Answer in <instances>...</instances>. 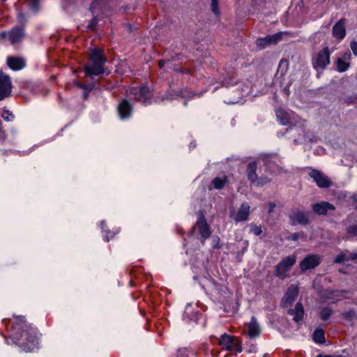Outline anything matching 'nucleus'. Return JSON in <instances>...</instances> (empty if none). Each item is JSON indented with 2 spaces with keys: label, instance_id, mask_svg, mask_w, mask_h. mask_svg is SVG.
<instances>
[{
  "label": "nucleus",
  "instance_id": "1",
  "mask_svg": "<svg viewBox=\"0 0 357 357\" xmlns=\"http://www.w3.org/2000/svg\"><path fill=\"white\" fill-rule=\"evenodd\" d=\"M13 331L15 339L26 351L34 350L38 344L37 329L26 324L24 317H14Z\"/></svg>",
  "mask_w": 357,
  "mask_h": 357
},
{
  "label": "nucleus",
  "instance_id": "2",
  "mask_svg": "<svg viewBox=\"0 0 357 357\" xmlns=\"http://www.w3.org/2000/svg\"><path fill=\"white\" fill-rule=\"evenodd\" d=\"M106 56L104 52L99 49H93L91 52L89 60L84 65L83 73L86 78H93L105 73V63Z\"/></svg>",
  "mask_w": 357,
  "mask_h": 357
},
{
  "label": "nucleus",
  "instance_id": "3",
  "mask_svg": "<svg viewBox=\"0 0 357 357\" xmlns=\"http://www.w3.org/2000/svg\"><path fill=\"white\" fill-rule=\"evenodd\" d=\"M331 53L329 48L326 47L314 54L312 59V64L317 71H322L330 64Z\"/></svg>",
  "mask_w": 357,
  "mask_h": 357
},
{
  "label": "nucleus",
  "instance_id": "4",
  "mask_svg": "<svg viewBox=\"0 0 357 357\" xmlns=\"http://www.w3.org/2000/svg\"><path fill=\"white\" fill-rule=\"evenodd\" d=\"M296 256L289 255L284 259L276 266L275 275V276L284 279L288 276L287 273L291 267L296 264Z\"/></svg>",
  "mask_w": 357,
  "mask_h": 357
},
{
  "label": "nucleus",
  "instance_id": "5",
  "mask_svg": "<svg viewBox=\"0 0 357 357\" xmlns=\"http://www.w3.org/2000/svg\"><path fill=\"white\" fill-rule=\"evenodd\" d=\"M24 37V29L22 27H15L10 31L0 32V40L8 39L11 44H15L21 41Z\"/></svg>",
  "mask_w": 357,
  "mask_h": 357
},
{
  "label": "nucleus",
  "instance_id": "6",
  "mask_svg": "<svg viewBox=\"0 0 357 357\" xmlns=\"http://www.w3.org/2000/svg\"><path fill=\"white\" fill-rule=\"evenodd\" d=\"M225 351H228L231 355L241 353L242 347L238 337L225 333Z\"/></svg>",
  "mask_w": 357,
  "mask_h": 357
},
{
  "label": "nucleus",
  "instance_id": "7",
  "mask_svg": "<svg viewBox=\"0 0 357 357\" xmlns=\"http://www.w3.org/2000/svg\"><path fill=\"white\" fill-rule=\"evenodd\" d=\"M321 263V257L317 255H308L300 263L302 272L312 269Z\"/></svg>",
  "mask_w": 357,
  "mask_h": 357
},
{
  "label": "nucleus",
  "instance_id": "8",
  "mask_svg": "<svg viewBox=\"0 0 357 357\" xmlns=\"http://www.w3.org/2000/svg\"><path fill=\"white\" fill-rule=\"evenodd\" d=\"M351 54L349 52H345L341 57L337 58L335 61L336 70L338 73H344L350 68V61Z\"/></svg>",
  "mask_w": 357,
  "mask_h": 357
},
{
  "label": "nucleus",
  "instance_id": "9",
  "mask_svg": "<svg viewBox=\"0 0 357 357\" xmlns=\"http://www.w3.org/2000/svg\"><path fill=\"white\" fill-rule=\"evenodd\" d=\"M309 175L319 188H328L331 185V181L328 177L318 170L312 169Z\"/></svg>",
  "mask_w": 357,
  "mask_h": 357
},
{
  "label": "nucleus",
  "instance_id": "10",
  "mask_svg": "<svg viewBox=\"0 0 357 357\" xmlns=\"http://www.w3.org/2000/svg\"><path fill=\"white\" fill-rule=\"evenodd\" d=\"M199 232L204 240L208 238L211 235L209 226L207 224L203 213H201L198 218L197 224Z\"/></svg>",
  "mask_w": 357,
  "mask_h": 357
},
{
  "label": "nucleus",
  "instance_id": "11",
  "mask_svg": "<svg viewBox=\"0 0 357 357\" xmlns=\"http://www.w3.org/2000/svg\"><path fill=\"white\" fill-rule=\"evenodd\" d=\"M298 294V288L294 284H291L289 287L285 295L282 298V305L284 307H287L292 302L294 301Z\"/></svg>",
  "mask_w": 357,
  "mask_h": 357
},
{
  "label": "nucleus",
  "instance_id": "12",
  "mask_svg": "<svg viewBox=\"0 0 357 357\" xmlns=\"http://www.w3.org/2000/svg\"><path fill=\"white\" fill-rule=\"evenodd\" d=\"M332 32L333 36L340 40L345 37L346 29L342 20H339L333 26Z\"/></svg>",
  "mask_w": 357,
  "mask_h": 357
},
{
  "label": "nucleus",
  "instance_id": "13",
  "mask_svg": "<svg viewBox=\"0 0 357 357\" xmlns=\"http://www.w3.org/2000/svg\"><path fill=\"white\" fill-rule=\"evenodd\" d=\"M312 209L317 214L326 215L328 211H333L335 207L333 204L328 202H321L314 204L312 207Z\"/></svg>",
  "mask_w": 357,
  "mask_h": 357
},
{
  "label": "nucleus",
  "instance_id": "14",
  "mask_svg": "<svg viewBox=\"0 0 357 357\" xmlns=\"http://www.w3.org/2000/svg\"><path fill=\"white\" fill-rule=\"evenodd\" d=\"M135 97L143 104H151L153 99L152 91H135Z\"/></svg>",
  "mask_w": 357,
  "mask_h": 357
},
{
  "label": "nucleus",
  "instance_id": "15",
  "mask_svg": "<svg viewBox=\"0 0 357 357\" xmlns=\"http://www.w3.org/2000/svg\"><path fill=\"white\" fill-rule=\"evenodd\" d=\"M257 163L256 162H250L248 165L247 173L248 179L257 185H262L263 183L260 182L257 179Z\"/></svg>",
  "mask_w": 357,
  "mask_h": 357
},
{
  "label": "nucleus",
  "instance_id": "16",
  "mask_svg": "<svg viewBox=\"0 0 357 357\" xmlns=\"http://www.w3.org/2000/svg\"><path fill=\"white\" fill-rule=\"evenodd\" d=\"M7 63L14 70H21L25 66V61L21 57H8Z\"/></svg>",
  "mask_w": 357,
  "mask_h": 357
},
{
  "label": "nucleus",
  "instance_id": "17",
  "mask_svg": "<svg viewBox=\"0 0 357 357\" xmlns=\"http://www.w3.org/2000/svg\"><path fill=\"white\" fill-rule=\"evenodd\" d=\"M131 109V105L127 100H123L121 101L118 107V112L121 119H123L128 118L130 115Z\"/></svg>",
  "mask_w": 357,
  "mask_h": 357
},
{
  "label": "nucleus",
  "instance_id": "18",
  "mask_svg": "<svg viewBox=\"0 0 357 357\" xmlns=\"http://www.w3.org/2000/svg\"><path fill=\"white\" fill-rule=\"evenodd\" d=\"M260 328L255 317H252L250 323L248 324V334L250 337L254 338L259 335Z\"/></svg>",
  "mask_w": 357,
  "mask_h": 357
},
{
  "label": "nucleus",
  "instance_id": "19",
  "mask_svg": "<svg viewBox=\"0 0 357 357\" xmlns=\"http://www.w3.org/2000/svg\"><path fill=\"white\" fill-rule=\"evenodd\" d=\"M250 215V206L247 204H243L235 216L236 221L246 220Z\"/></svg>",
  "mask_w": 357,
  "mask_h": 357
},
{
  "label": "nucleus",
  "instance_id": "20",
  "mask_svg": "<svg viewBox=\"0 0 357 357\" xmlns=\"http://www.w3.org/2000/svg\"><path fill=\"white\" fill-rule=\"evenodd\" d=\"M291 220L293 224L305 225L308 222L307 215L303 212L299 211L291 214Z\"/></svg>",
  "mask_w": 357,
  "mask_h": 357
},
{
  "label": "nucleus",
  "instance_id": "21",
  "mask_svg": "<svg viewBox=\"0 0 357 357\" xmlns=\"http://www.w3.org/2000/svg\"><path fill=\"white\" fill-rule=\"evenodd\" d=\"M289 314L294 316V320L298 322L302 320L304 314V309L301 303H298L294 310H289Z\"/></svg>",
  "mask_w": 357,
  "mask_h": 357
},
{
  "label": "nucleus",
  "instance_id": "22",
  "mask_svg": "<svg viewBox=\"0 0 357 357\" xmlns=\"http://www.w3.org/2000/svg\"><path fill=\"white\" fill-rule=\"evenodd\" d=\"M275 114L281 124L288 125L291 123L289 114L287 113L284 109H278L275 112Z\"/></svg>",
  "mask_w": 357,
  "mask_h": 357
},
{
  "label": "nucleus",
  "instance_id": "23",
  "mask_svg": "<svg viewBox=\"0 0 357 357\" xmlns=\"http://www.w3.org/2000/svg\"><path fill=\"white\" fill-rule=\"evenodd\" d=\"M288 68H289L288 61L285 60V59L281 60L279 63V66H278L276 76L278 77H283L286 75Z\"/></svg>",
  "mask_w": 357,
  "mask_h": 357
},
{
  "label": "nucleus",
  "instance_id": "24",
  "mask_svg": "<svg viewBox=\"0 0 357 357\" xmlns=\"http://www.w3.org/2000/svg\"><path fill=\"white\" fill-rule=\"evenodd\" d=\"M313 340L318 344H324L326 342L325 333L321 328H317L312 335Z\"/></svg>",
  "mask_w": 357,
  "mask_h": 357
},
{
  "label": "nucleus",
  "instance_id": "25",
  "mask_svg": "<svg viewBox=\"0 0 357 357\" xmlns=\"http://www.w3.org/2000/svg\"><path fill=\"white\" fill-rule=\"evenodd\" d=\"M11 82L8 76L0 72V89H10Z\"/></svg>",
  "mask_w": 357,
  "mask_h": 357
},
{
  "label": "nucleus",
  "instance_id": "26",
  "mask_svg": "<svg viewBox=\"0 0 357 357\" xmlns=\"http://www.w3.org/2000/svg\"><path fill=\"white\" fill-rule=\"evenodd\" d=\"M287 32H278L277 33L267 36V40L269 41L270 45H275L280 41L283 36L287 35Z\"/></svg>",
  "mask_w": 357,
  "mask_h": 357
},
{
  "label": "nucleus",
  "instance_id": "27",
  "mask_svg": "<svg viewBox=\"0 0 357 357\" xmlns=\"http://www.w3.org/2000/svg\"><path fill=\"white\" fill-rule=\"evenodd\" d=\"M210 8L212 13L218 17H220L221 12L220 9L219 0H211Z\"/></svg>",
  "mask_w": 357,
  "mask_h": 357
},
{
  "label": "nucleus",
  "instance_id": "28",
  "mask_svg": "<svg viewBox=\"0 0 357 357\" xmlns=\"http://www.w3.org/2000/svg\"><path fill=\"white\" fill-rule=\"evenodd\" d=\"M333 313V310L329 307H323L319 311V317L322 321L327 320Z\"/></svg>",
  "mask_w": 357,
  "mask_h": 357
},
{
  "label": "nucleus",
  "instance_id": "29",
  "mask_svg": "<svg viewBox=\"0 0 357 357\" xmlns=\"http://www.w3.org/2000/svg\"><path fill=\"white\" fill-rule=\"evenodd\" d=\"M349 259H357V254H354L351 257H347L345 254L342 253L336 257V258L334 260L335 263L339 264L344 262L345 261L348 260Z\"/></svg>",
  "mask_w": 357,
  "mask_h": 357
},
{
  "label": "nucleus",
  "instance_id": "30",
  "mask_svg": "<svg viewBox=\"0 0 357 357\" xmlns=\"http://www.w3.org/2000/svg\"><path fill=\"white\" fill-rule=\"evenodd\" d=\"M256 45L261 50L271 45L269 41L267 40V36L265 38H258L256 41Z\"/></svg>",
  "mask_w": 357,
  "mask_h": 357
},
{
  "label": "nucleus",
  "instance_id": "31",
  "mask_svg": "<svg viewBox=\"0 0 357 357\" xmlns=\"http://www.w3.org/2000/svg\"><path fill=\"white\" fill-rule=\"evenodd\" d=\"M1 116L6 121H12L15 118L14 114L7 109H4L3 111Z\"/></svg>",
  "mask_w": 357,
  "mask_h": 357
},
{
  "label": "nucleus",
  "instance_id": "32",
  "mask_svg": "<svg viewBox=\"0 0 357 357\" xmlns=\"http://www.w3.org/2000/svg\"><path fill=\"white\" fill-rule=\"evenodd\" d=\"M342 317L347 321H352L356 317V313L354 310H349L342 313Z\"/></svg>",
  "mask_w": 357,
  "mask_h": 357
},
{
  "label": "nucleus",
  "instance_id": "33",
  "mask_svg": "<svg viewBox=\"0 0 357 357\" xmlns=\"http://www.w3.org/2000/svg\"><path fill=\"white\" fill-rule=\"evenodd\" d=\"M212 184L216 189H221L223 187V180L220 178H215L213 180Z\"/></svg>",
  "mask_w": 357,
  "mask_h": 357
},
{
  "label": "nucleus",
  "instance_id": "34",
  "mask_svg": "<svg viewBox=\"0 0 357 357\" xmlns=\"http://www.w3.org/2000/svg\"><path fill=\"white\" fill-rule=\"evenodd\" d=\"M28 4L29 8L33 11L38 10L39 8V1L38 0H29Z\"/></svg>",
  "mask_w": 357,
  "mask_h": 357
},
{
  "label": "nucleus",
  "instance_id": "35",
  "mask_svg": "<svg viewBox=\"0 0 357 357\" xmlns=\"http://www.w3.org/2000/svg\"><path fill=\"white\" fill-rule=\"evenodd\" d=\"M251 231L256 236H259L262 233L261 227L256 225H251Z\"/></svg>",
  "mask_w": 357,
  "mask_h": 357
},
{
  "label": "nucleus",
  "instance_id": "36",
  "mask_svg": "<svg viewBox=\"0 0 357 357\" xmlns=\"http://www.w3.org/2000/svg\"><path fill=\"white\" fill-rule=\"evenodd\" d=\"M177 357H188V351L187 349H180L177 351Z\"/></svg>",
  "mask_w": 357,
  "mask_h": 357
},
{
  "label": "nucleus",
  "instance_id": "37",
  "mask_svg": "<svg viewBox=\"0 0 357 357\" xmlns=\"http://www.w3.org/2000/svg\"><path fill=\"white\" fill-rule=\"evenodd\" d=\"M350 48L352 51L353 54L355 56H357V42L356 40H352L350 43Z\"/></svg>",
  "mask_w": 357,
  "mask_h": 357
},
{
  "label": "nucleus",
  "instance_id": "38",
  "mask_svg": "<svg viewBox=\"0 0 357 357\" xmlns=\"http://www.w3.org/2000/svg\"><path fill=\"white\" fill-rule=\"evenodd\" d=\"M11 91H0V100H3L10 96Z\"/></svg>",
  "mask_w": 357,
  "mask_h": 357
},
{
  "label": "nucleus",
  "instance_id": "39",
  "mask_svg": "<svg viewBox=\"0 0 357 357\" xmlns=\"http://www.w3.org/2000/svg\"><path fill=\"white\" fill-rule=\"evenodd\" d=\"M210 291H211L212 294L213 293L216 294H220V289L218 288L215 284H213V287H211V289Z\"/></svg>",
  "mask_w": 357,
  "mask_h": 357
},
{
  "label": "nucleus",
  "instance_id": "40",
  "mask_svg": "<svg viewBox=\"0 0 357 357\" xmlns=\"http://www.w3.org/2000/svg\"><path fill=\"white\" fill-rule=\"evenodd\" d=\"M348 231L350 234L357 235V226L356 227H351L348 229Z\"/></svg>",
  "mask_w": 357,
  "mask_h": 357
},
{
  "label": "nucleus",
  "instance_id": "41",
  "mask_svg": "<svg viewBox=\"0 0 357 357\" xmlns=\"http://www.w3.org/2000/svg\"><path fill=\"white\" fill-rule=\"evenodd\" d=\"M98 24V20L96 17H93L91 22V24L89 25V27L93 29L95 27V26Z\"/></svg>",
  "mask_w": 357,
  "mask_h": 357
},
{
  "label": "nucleus",
  "instance_id": "42",
  "mask_svg": "<svg viewBox=\"0 0 357 357\" xmlns=\"http://www.w3.org/2000/svg\"><path fill=\"white\" fill-rule=\"evenodd\" d=\"M165 63V61H162V60L160 61L158 63L160 68H162L164 66Z\"/></svg>",
  "mask_w": 357,
  "mask_h": 357
},
{
  "label": "nucleus",
  "instance_id": "43",
  "mask_svg": "<svg viewBox=\"0 0 357 357\" xmlns=\"http://www.w3.org/2000/svg\"><path fill=\"white\" fill-rule=\"evenodd\" d=\"M298 236H298V234H292V239H293V240H294V241H296V240H297V239H298Z\"/></svg>",
  "mask_w": 357,
  "mask_h": 357
},
{
  "label": "nucleus",
  "instance_id": "44",
  "mask_svg": "<svg viewBox=\"0 0 357 357\" xmlns=\"http://www.w3.org/2000/svg\"><path fill=\"white\" fill-rule=\"evenodd\" d=\"M275 207V204L273 203H270V212L273 210V208Z\"/></svg>",
  "mask_w": 357,
  "mask_h": 357
},
{
  "label": "nucleus",
  "instance_id": "45",
  "mask_svg": "<svg viewBox=\"0 0 357 357\" xmlns=\"http://www.w3.org/2000/svg\"><path fill=\"white\" fill-rule=\"evenodd\" d=\"M148 88H149V86H142L139 89L144 90V89H148Z\"/></svg>",
  "mask_w": 357,
  "mask_h": 357
},
{
  "label": "nucleus",
  "instance_id": "46",
  "mask_svg": "<svg viewBox=\"0 0 357 357\" xmlns=\"http://www.w3.org/2000/svg\"><path fill=\"white\" fill-rule=\"evenodd\" d=\"M238 310V307L237 306L234 310V313H236L237 311Z\"/></svg>",
  "mask_w": 357,
  "mask_h": 357
},
{
  "label": "nucleus",
  "instance_id": "47",
  "mask_svg": "<svg viewBox=\"0 0 357 357\" xmlns=\"http://www.w3.org/2000/svg\"><path fill=\"white\" fill-rule=\"evenodd\" d=\"M3 322L5 323L6 326H7L8 321L4 319V320H3Z\"/></svg>",
  "mask_w": 357,
  "mask_h": 357
},
{
  "label": "nucleus",
  "instance_id": "48",
  "mask_svg": "<svg viewBox=\"0 0 357 357\" xmlns=\"http://www.w3.org/2000/svg\"><path fill=\"white\" fill-rule=\"evenodd\" d=\"M18 17H24V15H23L22 14H19V15H18Z\"/></svg>",
  "mask_w": 357,
  "mask_h": 357
},
{
  "label": "nucleus",
  "instance_id": "49",
  "mask_svg": "<svg viewBox=\"0 0 357 357\" xmlns=\"http://www.w3.org/2000/svg\"><path fill=\"white\" fill-rule=\"evenodd\" d=\"M96 1H97V0H95V1L93 3V4H92V7H93V6H95V4H96Z\"/></svg>",
  "mask_w": 357,
  "mask_h": 357
},
{
  "label": "nucleus",
  "instance_id": "50",
  "mask_svg": "<svg viewBox=\"0 0 357 357\" xmlns=\"http://www.w3.org/2000/svg\"><path fill=\"white\" fill-rule=\"evenodd\" d=\"M259 181L263 183V184L261 185H263L265 183H267V181H265V182H264L263 181Z\"/></svg>",
  "mask_w": 357,
  "mask_h": 357
},
{
  "label": "nucleus",
  "instance_id": "51",
  "mask_svg": "<svg viewBox=\"0 0 357 357\" xmlns=\"http://www.w3.org/2000/svg\"><path fill=\"white\" fill-rule=\"evenodd\" d=\"M264 357H266V356H264Z\"/></svg>",
  "mask_w": 357,
  "mask_h": 357
}]
</instances>
